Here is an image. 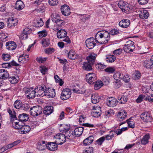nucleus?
<instances>
[{
  "instance_id": "obj_1",
  "label": "nucleus",
  "mask_w": 153,
  "mask_h": 153,
  "mask_svg": "<svg viewBox=\"0 0 153 153\" xmlns=\"http://www.w3.org/2000/svg\"><path fill=\"white\" fill-rule=\"evenodd\" d=\"M95 38L97 41L102 44L107 43L110 39V36L106 30L98 31L96 34Z\"/></svg>"
},
{
  "instance_id": "obj_2",
  "label": "nucleus",
  "mask_w": 153,
  "mask_h": 153,
  "mask_svg": "<svg viewBox=\"0 0 153 153\" xmlns=\"http://www.w3.org/2000/svg\"><path fill=\"white\" fill-rule=\"evenodd\" d=\"M42 111V109L41 107L36 106L30 108V113L32 116L36 117L41 114Z\"/></svg>"
},
{
  "instance_id": "obj_3",
  "label": "nucleus",
  "mask_w": 153,
  "mask_h": 153,
  "mask_svg": "<svg viewBox=\"0 0 153 153\" xmlns=\"http://www.w3.org/2000/svg\"><path fill=\"white\" fill-rule=\"evenodd\" d=\"M125 38V52L129 53L132 52L135 49L134 42L131 40L126 41Z\"/></svg>"
},
{
  "instance_id": "obj_4",
  "label": "nucleus",
  "mask_w": 153,
  "mask_h": 153,
  "mask_svg": "<svg viewBox=\"0 0 153 153\" xmlns=\"http://www.w3.org/2000/svg\"><path fill=\"white\" fill-rule=\"evenodd\" d=\"M140 117L144 122L146 123L150 122L152 120L151 114L147 111L144 112L141 114Z\"/></svg>"
},
{
  "instance_id": "obj_5",
  "label": "nucleus",
  "mask_w": 153,
  "mask_h": 153,
  "mask_svg": "<svg viewBox=\"0 0 153 153\" xmlns=\"http://www.w3.org/2000/svg\"><path fill=\"white\" fill-rule=\"evenodd\" d=\"M45 88L46 86L43 85H41L36 87V88H35L36 96L37 97H41L44 96Z\"/></svg>"
},
{
  "instance_id": "obj_6",
  "label": "nucleus",
  "mask_w": 153,
  "mask_h": 153,
  "mask_svg": "<svg viewBox=\"0 0 153 153\" xmlns=\"http://www.w3.org/2000/svg\"><path fill=\"white\" fill-rule=\"evenodd\" d=\"M54 137L56 139L55 142L57 144H62L65 142L66 140L65 134L61 133L56 134Z\"/></svg>"
},
{
  "instance_id": "obj_7",
  "label": "nucleus",
  "mask_w": 153,
  "mask_h": 153,
  "mask_svg": "<svg viewBox=\"0 0 153 153\" xmlns=\"http://www.w3.org/2000/svg\"><path fill=\"white\" fill-rule=\"evenodd\" d=\"M71 94V91L70 89L68 88L64 89L61 93V98L62 100H67L70 97Z\"/></svg>"
},
{
  "instance_id": "obj_8",
  "label": "nucleus",
  "mask_w": 153,
  "mask_h": 153,
  "mask_svg": "<svg viewBox=\"0 0 153 153\" xmlns=\"http://www.w3.org/2000/svg\"><path fill=\"white\" fill-rule=\"evenodd\" d=\"M25 94L29 99L33 98L36 96L35 89L33 87L27 88L25 91Z\"/></svg>"
},
{
  "instance_id": "obj_9",
  "label": "nucleus",
  "mask_w": 153,
  "mask_h": 153,
  "mask_svg": "<svg viewBox=\"0 0 153 153\" xmlns=\"http://www.w3.org/2000/svg\"><path fill=\"white\" fill-rule=\"evenodd\" d=\"M92 116L94 117H98L101 114V110L100 106L95 105L93 107Z\"/></svg>"
},
{
  "instance_id": "obj_10",
  "label": "nucleus",
  "mask_w": 153,
  "mask_h": 153,
  "mask_svg": "<svg viewBox=\"0 0 153 153\" xmlns=\"http://www.w3.org/2000/svg\"><path fill=\"white\" fill-rule=\"evenodd\" d=\"M97 79L96 75L93 73H89L86 76L87 82L90 84H93L96 82Z\"/></svg>"
},
{
  "instance_id": "obj_11",
  "label": "nucleus",
  "mask_w": 153,
  "mask_h": 153,
  "mask_svg": "<svg viewBox=\"0 0 153 153\" xmlns=\"http://www.w3.org/2000/svg\"><path fill=\"white\" fill-rule=\"evenodd\" d=\"M97 40L93 38L88 39L85 41L86 47L89 49H92L96 45Z\"/></svg>"
},
{
  "instance_id": "obj_12",
  "label": "nucleus",
  "mask_w": 153,
  "mask_h": 153,
  "mask_svg": "<svg viewBox=\"0 0 153 153\" xmlns=\"http://www.w3.org/2000/svg\"><path fill=\"white\" fill-rule=\"evenodd\" d=\"M45 89V96L48 98H53L55 96L56 93L55 89L46 87Z\"/></svg>"
},
{
  "instance_id": "obj_13",
  "label": "nucleus",
  "mask_w": 153,
  "mask_h": 153,
  "mask_svg": "<svg viewBox=\"0 0 153 153\" xmlns=\"http://www.w3.org/2000/svg\"><path fill=\"white\" fill-rule=\"evenodd\" d=\"M143 66L147 69H149L153 68V58L151 56L150 59L145 60L143 62Z\"/></svg>"
},
{
  "instance_id": "obj_14",
  "label": "nucleus",
  "mask_w": 153,
  "mask_h": 153,
  "mask_svg": "<svg viewBox=\"0 0 153 153\" xmlns=\"http://www.w3.org/2000/svg\"><path fill=\"white\" fill-rule=\"evenodd\" d=\"M118 103L117 100L114 97L108 98L107 99L106 104L110 107H114L116 106Z\"/></svg>"
},
{
  "instance_id": "obj_15",
  "label": "nucleus",
  "mask_w": 153,
  "mask_h": 153,
  "mask_svg": "<svg viewBox=\"0 0 153 153\" xmlns=\"http://www.w3.org/2000/svg\"><path fill=\"white\" fill-rule=\"evenodd\" d=\"M31 32V29L29 28H26L23 30L22 33L20 35L19 38L21 39H25L27 38L28 34Z\"/></svg>"
},
{
  "instance_id": "obj_16",
  "label": "nucleus",
  "mask_w": 153,
  "mask_h": 153,
  "mask_svg": "<svg viewBox=\"0 0 153 153\" xmlns=\"http://www.w3.org/2000/svg\"><path fill=\"white\" fill-rule=\"evenodd\" d=\"M59 28L56 27V29L58 30L57 33V37L58 39H62L65 38L67 35V33L64 29H60L59 30Z\"/></svg>"
},
{
  "instance_id": "obj_17",
  "label": "nucleus",
  "mask_w": 153,
  "mask_h": 153,
  "mask_svg": "<svg viewBox=\"0 0 153 153\" xmlns=\"http://www.w3.org/2000/svg\"><path fill=\"white\" fill-rule=\"evenodd\" d=\"M7 26L9 27H15L17 24L18 21L15 18L13 17L9 18L7 21Z\"/></svg>"
},
{
  "instance_id": "obj_18",
  "label": "nucleus",
  "mask_w": 153,
  "mask_h": 153,
  "mask_svg": "<svg viewBox=\"0 0 153 153\" xmlns=\"http://www.w3.org/2000/svg\"><path fill=\"white\" fill-rule=\"evenodd\" d=\"M61 12L63 15L67 16L70 15V10L69 6L66 5H64L61 7Z\"/></svg>"
},
{
  "instance_id": "obj_19",
  "label": "nucleus",
  "mask_w": 153,
  "mask_h": 153,
  "mask_svg": "<svg viewBox=\"0 0 153 153\" xmlns=\"http://www.w3.org/2000/svg\"><path fill=\"white\" fill-rule=\"evenodd\" d=\"M29 59L28 55L25 54L21 55L19 57L18 61L19 63L24 64L27 62Z\"/></svg>"
},
{
  "instance_id": "obj_20",
  "label": "nucleus",
  "mask_w": 153,
  "mask_h": 153,
  "mask_svg": "<svg viewBox=\"0 0 153 153\" xmlns=\"http://www.w3.org/2000/svg\"><path fill=\"white\" fill-rule=\"evenodd\" d=\"M47 148L50 151H55L57 149V144L55 141L53 142H48L47 143Z\"/></svg>"
},
{
  "instance_id": "obj_21",
  "label": "nucleus",
  "mask_w": 153,
  "mask_h": 153,
  "mask_svg": "<svg viewBox=\"0 0 153 153\" xmlns=\"http://www.w3.org/2000/svg\"><path fill=\"white\" fill-rule=\"evenodd\" d=\"M6 46L7 49L10 51L14 50L16 47V44L13 41H9L7 42L6 44Z\"/></svg>"
},
{
  "instance_id": "obj_22",
  "label": "nucleus",
  "mask_w": 153,
  "mask_h": 153,
  "mask_svg": "<svg viewBox=\"0 0 153 153\" xmlns=\"http://www.w3.org/2000/svg\"><path fill=\"white\" fill-rule=\"evenodd\" d=\"M47 142L44 141L39 142L37 145V149L39 150H43L47 148Z\"/></svg>"
},
{
  "instance_id": "obj_23",
  "label": "nucleus",
  "mask_w": 153,
  "mask_h": 153,
  "mask_svg": "<svg viewBox=\"0 0 153 153\" xmlns=\"http://www.w3.org/2000/svg\"><path fill=\"white\" fill-rule=\"evenodd\" d=\"M70 128L69 125L65 124H60L59 127V130L61 132L63 133H66L69 131Z\"/></svg>"
},
{
  "instance_id": "obj_24",
  "label": "nucleus",
  "mask_w": 153,
  "mask_h": 153,
  "mask_svg": "<svg viewBox=\"0 0 153 153\" xmlns=\"http://www.w3.org/2000/svg\"><path fill=\"white\" fill-rule=\"evenodd\" d=\"M100 96L98 94H93L91 95V102L94 104H96L99 102L100 100Z\"/></svg>"
},
{
  "instance_id": "obj_25",
  "label": "nucleus",
  "mask_w": 153,
  "mask_h": 153,
  "mask_svg": "<svg viewBox=\"0 0 153 153\" xmlns=\"http://www.w3.org/2000/svg\"><path fill=\"white\" fill-rule=\"evenodd\" d=\"M9 76L8 71L6 70L1 69L0 70V78L2 79H5Z\"/></svg>"
},
{
  "instance_id": "obj_26",
  "label": "nucleus",
  "mask_w": 153,
  "mask_h": 153,
  "mask_svg": "<svg viewBox=\"0 0 153 153\" xmlns=\"http://www.w3.org/2000/svg\"><path fill=\"white\" fill-rule=\"evenodd\" d=\"M68 56L71 59H75L78 58L77 54L74 50L72 49L69 51L68 54Z\"/></svg>"
},
{
  "instance_id": "obj_27",
  "label": "nucleus",
  "mask_w": 153,
  "mask_h": 153,
  "mask_svg": "<svg viewBox=\"0 0 153 153\" xmlns=\"http://www.w3.org/2000/svg\"><path fill=\"white\" fill-rule=\"evenodd\" d=\"M83 131V127L76 128L74 131V134L75 137H78L81 135Z\"/></svg>"
},
{
  "instance_id": "obj_28",
  "label": "nucleus",
  "mask_w": 153,
  "mask_h": 153,
  "mask_svg": "<svg viewBox=\"0 0 153 153\" xmlns=\"http://www.w3.org/2000/svg\"><path fill=\"white\" fill-rule=\"evenodd\" d=\"M94 137L92 136H90L85 139L83 141V145L85 146L91 144L94 140Z\"/></svg>"
},
{
  "instance_id": "obj_29",
  "label": "nucleus",
  "mask_w": 153,
  "mask_h": 153,
  "mask_svg": "<svg viewBox=\"0 0 153 153\" xmlns=\"http://www.w3.org/2000/svg\"><path fill=\"white\" fill-rule=\"evenodd\" d=\"M150 138L149 134H147L144 135L141 140V143L143 145H146L149 143V140Z\"/></svg>"
},
{
  "instance_id": "obj_30",
  "label": "nucleus",
  "mask_w": 153,
  "mask_h": 153,
  "mask_svg": "<svg viewBox=\"0 0 153 153\" xmlns=\"http://www.w3.org/2000/svg\"><path fill=\"white\" fill-rule=\"evenodd\" d=\"M149 16V12L148 11L146 10H143L139 14L140 18L142 19H147Z\"/></svg>"
},
{
  "instance_id": "obj_31",
  "label": "nucleus",
  "mask_w": 153,
  "mask_h": 153,
  "mask_svg": "<svg viewBox=\"0 0 153 153\" xmlns=\"http://www.w3.org/2000/svg\"><path fill=\"white\" fill-rule=\"evenodd\" d=\"M25 4L21 0L17 1L16 3L15 8L17 10H20L24 8Z\"/></svg>"
},
{
  "instance_id": "obj_32",
  "label": "nucleus",
  "mask_w": 153,
  "mask_h": 153,
  "mask_svg": "<svg viewBox=\"0 0 153 153\" xmlns=\"http://www.w3.org/2000/svg\"><path fill=\"white\" fill-rule=\"evenodd\" d=\"M82 68L83 69L87 71H90L92 69L91 63L88 61L83 63Z\"/></svg>"
},
{
  "instance_id": "obj_33",
  "label": "nucleus",
  "mask_w": 153,
  "mask_h": 153,
  "mask_svg": "<svg viewBox=\"0 0 153 153\" xmlns=\"http://www.w3.org/2000/svg\"><path fill=\"white\" fill-rule=\"evenodd\" d=\"M124 77V76H123V75L120 72L116 73L113 75L114 79L117 81H120L122 79L123 80Z\"/></svg>"
},
{
  "instance_id": "obj_34",
  "label": "nucleus",
  "mask_w": 153,
  "mask_h": 153,
  "mask_svg": "<svg viewBox=\"0 0 153 153\" xmlns=\"http://www.w3.org/2000/svg\"><path fill=\"white\" fill-rule=\"evenodd\" d=\"M53 111V107L51 106H48L45 108L43 111L45 115H49Z\"/></svg>"
},
{
  "instance_id": "obj_35",
  "label": "nucleus",
  "mask_w": 153,
  "mask_h": 153,
  "mask_svg": "<svg viewBox=\"0 0 153 153\" xmlns=\"http://www.w3.org/2000/svg\"><path fill=\"white\" fill-rule=\"evenodd\" d=\"M51 19L53 22L56 23L60 19V17L59 14L56 13H53L51 15Z\"/></svg>"
},
{
  "instance_id": "obj_36",
  "label": "nucleus",
  "mask_w": 153,
  "mask_h": 153,
  "mask_svg": "<svg viewBox=\"0 0 153 153\" xmlns=\"http://www.w3.org/2000/svg\"><path fill=\"white\" fill-rule=\"evenodd\" d=\"M132 7L131 5L127 2L125 3V13H130L132 11Z\"/></svg>"
},
{
  "instance_id": "obj_37",
  "label": "nucleus",
  "mask_w": 153,
  "mask_h": 153,
  "mask_svg": "<svg viewBox=\"0 0 153 153\" xmlns=\"http://www.w3.org/2000/svg\"><path fill=\"white\" fill-rule=\"evenodd\" d=\"M19 120L21 122L26 121L28 120L27 115L26 114L23 113L19 116Z\"/></svg>"
},
{
  "instance_id": "obj_38",
  "label": "nucleus",
  "mask_w": 153,
  "mask_h": 153,
  "mask_svg": "<svg viewBox=\"0 0 153 153\" xmlns=\"http://www.w3.org/2000/svg\"><path fill=\"white\" fill-rule=\"evenodd\" d=\"M124 110H122L119 112L117 115V120L119 121L123 120L124 119Z\"/></svg>"
},
{
  "instance_id": "obj_39",
  "label": "nucleus",
  "mask_w": 153,
  "mask_h": 153,
  "mask_svg": "<svg viewBox=\"0 0 153 153\" xmlns=\"http://www.w3.org/2000/svg\"><path fill=\"white\" fill-rule=\"evenodd\" d=\"M97 56V55L94 53H91L90 54L89 56L87 57V59L88 61L91 62L92 63L94 62V60Z\"/></svg>"
},
{
  "instance_id": "obj_40",
  "label": "nucleus",
  "mask_w": 153,
  "mask_h": 153,
  "mask_svg": "<svg viewBox=\"0 0 153 153\" xmlns=\"http://www.w3.org/2000/svg\"><path fill=\"white\" fill-rule=\"evenodd\" d=\"M9 82L12 84H15L17 83L19 80V78L15 76H9L8 77Z\"/></svg>"
},
{
  "instance_id": "obj_41",
  "label": "nucleus",
  "mask_w": 153,
  "mask_h": 153,
  "mask_svg": "<svg viewBox=\"0 0 153 153\" xmlns=\"http://www.w3.org/2000/svg\"><path fill=\"white\" fill-rule=\"evenodd\" d=\"M116 58L115 56L110 55L107 56L106 58V61L108 62L112 63L114 61Z\"/></svg>"
},
{
  "instance_id": "obj_42",
  "label": "nucleus",
  "mask_w": 153,
  "mask_h": 153,
  "mask_svg": "<svg viewBox=\"0 0 153 153\" xmlns=\"http://www.w3.org/2000/svg\"><path fill=\"white\" fill-rule=\"evenodd\" d=\"M115 134V131H110L109 133L106 135L105 137V140H110L112 139V138L114 137V135Z\"/></svg>"
},
{
  "instance_id": "obj_43",
  "label": "nucleus",
  "mask_w": 153,
  "mask_h": 153,
  "mask_svg": "<svg viewBox=\"0 0 153 153\" xmlns=\"http://www.w3.org/2000/svg\"><path fill=\"white\" fill-rule=\"evenodd\" d=\"M95 84L94 85V89L96 90H97L100 89L103 85V84L102 82L100 80H98L96 81Z\"/></svg>"
},
{
  "instance_id": "obj_44",
  "label": "nucleus",
  "mask_w": 153,
  "mask_h": 153,
  "mask_svg": "<svg viewBox=\"0 0 153 153\" xmlns=\"http://www.w3.org/2000/svg\"><path fill=\"white\" fill-rule=\"evenodd\" d=\"M31 129L29 126L25 125L22 126L21 129L22 130L23 133L26 134L29 132L31 130Z\"/></svg>"
},
{
  "instance_id": "obj_45",
  "label": "nucleus",
  "mask_w": 153,
  "mask_h": 153,
  "mask_svg": "<svg viewBox=\"0 0 153 153\" xmlns=\"http://www.w3.org/2000/svg\"><path fill=\"white\" fill-rule=\"evenodd\" d=\"M105 140V138L104 136L101 137L96 141L95 144L98 146H101Z\"/></svg>"
},
{
  "instance_id": "obj_46",
  "label": "nucleus",
  "mask_w": 153,
  "mask_h": 153,
  "mask_svg": "<svg viewBox=\"0 0 153 153\" xmlns=\"http://www.w3.org/2000/svg\"><path fill=\"white\" fill-rule=\"evenodd\" d=\"M64 134L66 139L72 140L74 138L73 134L72 133H71L70 131L65 133Z\"/></svg>"
},
{
  "instance_id": "obj_47",
  "label": "nucleus",
  "mask_w": 153,
  "mask_h": 153,
  "mask_svg": "<svg viewBox=\"0 0 153 153\" xmlns=\"http://www.w3.org/2000/svg\"><path fill=\"white\" fill-rule=\"evenodd\" d=\"M41 43L43 47H46L50 44V41L48 39H43L41 41Z\"/></svg>"
},
{
  "instance_id": "obj_48",
  "label": "nucleus",
  "mask_w": 153,
  "mask_h": 153,
  "mask_svg": "<svg viewBox=\"0 0 153 153\" xmlns=\"http://www.w3.org/2000/svg\"><path fill=\"white\" fill-rule=\"evenodd\" d=\"M113 110L111 109H110L105 111L104 116L106 117H109L111 116L114 115Z\"/></svg>"
},
{
  "instance_id": "obj_49",
  "label": "nucleus",
  "mask_w": 153,
  "mask_h": 153,
  "mask_svg": "<svg viewBox=\"0 0 153 153\" xmlns=\"http://www.w3.org/2000/svg\"><path fill=\"white\" fill-rule=\"evenodd\" d=\"M126 121L127 122L128 126L130 128H133L134 127V122L131 118L126 120Z\"/></svg>"
},
{
  "instance_id": "obj_50",
  "label": "nucleus",
  "mask_w": 153,
  "mask_h": 153,
  "mask_svg": "<svg viewBox=\"0 0 153 153\" xmlns=\"http://www.w3.org/2000/svg\"><path fill=\"white\" fill-rule=\"evenodd\" d=\"M1 57L4 60L8 61L10 59L11 56L8 53H3Z\"/></svg>"
},
{
  "instance_id": "obj_51",
  "label": "nucleus",
  "mask_w": 153,
  "mask_h": 153,
  "mask_svg": "<svg viewBox=\"0 0 153 153\" xmlns=\"http://www.w3.org/2000/svg\"><path fill=\"white\" fill-rule=\"evenodd\" d=\"M13 126L15 129H22V126L19 124V122H14L13 123Z\"/></svg>"
},
{
  "instance_id": "obj_52",
  "label": "nucleus",
  "mask_w": 153,
  "mask_h": 153,
  "mask_svg": "<svg viewBox=\"0 0 153 153\" xmlns=\"http://www.w3.org/2000/svg\"><path fill=\"white\" fill-rule=\"evenodd\" d=\"M145 100H148L151 103L153 102V95L152 94L150 95H145Z\"/></svg>"
},
{
  "instance_id": "obj_53",
  "label": "nucleus",
  "mask_w": 153,
  "mask_h": 153,
  "mask_svg": "<svg viewBox=\"0 0 153 153\" xmlns=\"http://www.w3.org/2000/svg\"><path fill=\"white\" fill-rule=\"evenodd\" d=\"M37 33L39 34V37L41 38L44 37L47 35V32L45 30L39 31Z\"/></svg>"
},
{
  "instance_id": "obj_54",
  "label": "nucleus",
  "mask_w": 153,
  "mask_h": 153,
  "mask_svg": "<svg viewBox=\"0 0 153 153\" xmlns=\"http://www.w3.org/2000/svg\"><path fill=\"white\" fill-rule=\"evenodd\" d=\"M22 102L20 100L16 101L14 103V107L17 109H19L22 106Z\"/></svg>"
},
{
  "instance_id": "obj_55",
  "label": "nucleus",
  "mask_w": 153,
  "mask_h": 153,
  "mask_svg": "<svg viewBox=\"0 0 153 153\" xmlns=\"http://www.w3.org/2000/svg\"><path fill=\"white\" fill-rule=\"evenodd\" d=\"M109 78L108 76H104L102 78L103 83L107 85L109 83Z\"/></svg>"
},
{
  "instance_id": "obj_56",
  "label": "nucleus",
  "mask_w": 153,
  "mask_h": 153,
  "mask_svg": "<svg viewBox=\"0 0 153 153\" xmlns=\"http://www.w3.org/2000/svg\"><path fill=\"white\" fill-rule=\"evenodd\" d=\"M39 70L43 74H45L48 71V69L45 66L42 65L39 68Z\"/></svg>"
},
{
  "instance_id": "obj_57",
  "label": "nucleus",
  "mask_w": 153,
  "mask_h": 153,
  "mask_svg": "<svg viewBox=\"0 0 153 153\" xmlns=\"http://www.w3.org/2000/svg\"><path fill=\"white\" fill-rule=\"evenodd\" d=\"M105 71L109 73H113L115 71V68L114 67H108L104 70Z\"/></svg>"
},
{
  "instance_id": "obj_58",
  "label": "nucleus",
  "mask_w": 153,
  "mask_h": 153,
  "mask_svg": "<svg viewBox=\"0 0 153 153\" xmlns=\"http://www.w3.org/2000/svg\"><path fill=\"white\" fill-rule=\"evenodd\" d=\"M47 58L46 57H37L36 58V60L39 63H44L47 60Z\"/></svg>"
},
{
  "instance_id": "obj_59",
  "label": "nucleus",
  "mask_w": 153,
  "mask_h": 153,
  "mask_svg": "<svg viewBox=\"0 0 153 153\" xmlns=\"http://www.w3.org/2000/svg\"><path fill=\"white\" fill-rule=\"evenodd\" d=\"M65 23L64 21L60 19L56 23L57 25L56 26L61 27L64 25Z\"/></svg>"
},
{
  "instance_id": "obj_60",
  "label": "nucleus",
  "mask_w": 153,
  "mask_h": 153,
  "mask_svg": "<svg viewBox=\"0 0 153 153\" xmlns=\"http://www.w3.org/2000/svg\"><path fill=\"white\" fill-rule=\"evenodd\" d=\"M44 22L41 18L39 19L37 21V23L36 25V27H40L43 25Z\"/></svg>"
},
{
  "instance_id": "obj_61",
  "label": "nucleus",
  "mask_w": 153,
  "mask_h": 153,
  "mask_svg": "<svg viewBox=\"0 0 153 153\" xmlns=\"http://www.w3.org/2000/svg\"><path fill=\"white\" fill-rule=\"evenodd\" d=\"M144 99L145 100V95H140L136 99V102L137 103H140Z\"/></svg>"
},
{
  "instance_id": "obj_62",
  "label": "nucleus",
  "mask_w": 153,
  "mask_h": 153,
  "mask_svg": "<svg viewBox=\"0 0 153 153\" xmlns=\"http://www.w3.org/2000/svg\"><path fill=\"white\" fill-rule=\"evenodd\" d=\"M118 6L119 8L123 12H124V2L123 1H120L118 3Z\"/></svg>"
},
{
  "instance_id": "obj_63",
  "label": "nucleus",
  "mask_w": 153,
  "mask_h": 153,
  "mask_svg": "<svg viewBox=\"0 0 153 153\" xmlns=\"http://www.w3.org/2000/svg\"><path fill=\"white\" fill-rule=\"evenodd\" d=\"M55 51V49L52 48H47L45 50L46 53L50 54L53 52Z\"/></svg>"
},
{
  "instance_id": "obj_64",
  "label": "nucleus",
  "mask_w": 153,
  "mask_h": 153,
  "mask_svg": "<svg viewBox=\"0 0 153 153\" xmlns=\"http://www.w3.org/2000/svg\"><path fill=\"white\" fill-rule=\"evenodd\" d=\"M93 152L94 149L92 147H89L86 148L83 152V153H93Z\"/></svg>"
}]
</instances>
